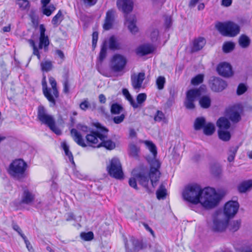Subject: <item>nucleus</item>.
I'll return each instance as SVG.
<instances>
[{"instance_id": "nucleus-1", "label": "nucleus", "mask_w": 252, "mask_h": 252, "mask_svg": "<svg viewBox=\"0 0 252 252\" xmlns=\"http://www.w3.org/2000/svg\"><path fill=\"white\" fill-rule=\"evenodd\" d=\"M184 200L193 204L199 203L205 208L209 209L218 205L221 199L220 196L212 188L206 187L202 189L196 184L186 186L182 193Z\"/></svg>"}, {"instance_id": "nucleus-2", "label": "nucleus", "mask_w": 252, "mask_h": 252, "mask_svg": "<svg viewBox=\"0 0 252 252\" xmlns=\"http://www.w3.org/2000/svg\"><path fill=\"white\" fill-rule=\"evenodd\" d=\"M150 164V169L149 172L148 171L146 172L141 171L135 174L137 182L149 193L152 192L149 188L150 180L153 187L155 188L157 185V182L160 175V172L159 171L160 167L159 161L157 159L152 160Z\"/></svg>"}, {"instance_id": "nucleus-3", "label": "nucleus", "mask_w": 252, "mask_h": 252, "mask_svg": "<svg viewBox=\"0 0 252 252\" xmlns=\"http://www.w3.org/2000/svg\"><path fill=\"white\" fill-rule=\"evenodd\" d=\"M37 117L42 124L47 126L57 135H60L62 134L61 130L56 126L54 118L47 113L43 106L39 105L38 107Z\"/></svg>"}, {"instance_id": "nucleus-4", "label": "nucleus", "mask_w": 252, "mask_h": 252, "mask_svg": "<svg viewBox=\"0 0 252 252\" xmlns=\"http://www.w3.org/2000/svg\"><path fill=\"white\" fill-rule=\"evenodd\" d=\"M215 28L221 35L225 36L235 37L240 32V27L231 21L218 22L215 25Z\"/></svg>"}, {"instance_id": "nucleus-5", "label": "nucleus", "mask_w": 252, "mask_h": 252, "mask_svg": "<svg viewBox=\"0 0 252 252\" xmlns=\"http://www.w3.org/2000/svg\"><path fill=\"white\" fill-rule=\"evenodd\" d=\"M27 166V163L23 159H16L10 164L8 173L13 178L21 180L25 177Z\"/></svg>"}, {"instance_id": "nucleus-6", "label": "nucleus", "mask_w": 252, "mask_h": 252, "mask_svg": "<svg viewBox=\"0 0 252 252\" xmlns=\"http://www.w3.org/2000/svg\"><path fill=\"white\" fill-rule=\"evenodd\" d=\"M227 225L228 219L220 212L216 211L213 216L212 230L215 232H222L225 230Z\"/></svg>"}, {"instance_id": "nucleus-7", "label": "nucleus", "mask_w": 252, "mask_h": 252, "mask_svg": "<svg viewBox=\"0 0 252 252\" xmlns=\"http://www.w3.org/2000/svg\"><path fill=\"white\" fill-rule=\"evenodd\" d=\"M124 242L126 249V252H138L147 247L142 240L136 239L133 236H130L129 240L124 237Z\"/></svg>"}, {"instance_id": "nucleus-8", "label": "nucleus", "mask_w": 252, "mask_h": 252, "mask_svg": "<svg viewBox=\"0 0 252 252\" xmlns=\"http://www.w3.org/2000/svg\"><path fill=\"white\" fill-rule=\"evenodd\" d=\"M49 82L52 87V91L51 89L47 87L43 88V93L46 98L50 102V106L53 107L56 105L55 98H58L59 96V92L57 88V82L55 79L53 77L49 78Z\"/></svg>"}, {"instance_id": "nucleus-9", "label": "nucleus", "mask_w": 252, "mask_h": 252, "mask_svg": "<svg viewBox=\"0 0 252 252\" xmlns=\"http://www.w3.org/2000/svg\"><path fill=\"white\" fill-rule=\"evenodd\" d=\"M107 170L110 176L117 179L123 178L124 173L120 161L118 158H113L107 166Z\"/></svg>"}, {"instance_id": "nucleus-10", "label": "nucleus", "mask_w": 252, "mask_h": 252, "mask_svg": "<svg viewBox=\"0 0 252 252\" xmlns=\"http://www.w3.org/2000/svg\"><path fill=\"white\" fill-rule=\"evenodd\" d=\"M127 63L126 58L120 54L114 55L111 61L110 66L115 72L122 71L125 67Z\"/></svg>"}, {"instance_id": "nucleus-11", "label": "nucleus", "mask_w": 252, "mask_h": 252, "mask_svg": "<svg viewBox=\"0 0 252 252\" xmlns=\"http://www.w3.org/2000/svg\"><path fill=\"white\" fill-rule=\"evenodd\" d=\"M201 88L202 87L198 89H190L187 92L184 105L187 109H193L195 108L194 102L196 98L201 95Z\"/></svg>"}, {"instance_id": "nucleus-12", "label": "nucleus", "mask_w": 252, "mask_h": 252, "mask_svg": "<svg viewBox=\"0 0 252 252\" xmlns=\"http://www.w3.org/2000/svg\"><path fill=\"white\" fill-rule=\"evenodd\" d=\"M239 204L237 201H229L224 206V215L227 219L233 217L237 213Z\"/></svg>"}, {"instance_id": "nucleus-13", "label": "nucleus", "mask_w": 252, "mask_h": 252, "mask_svg": "<svg viewBox=\"0 0 252 252\" xmlns=\"http://www.w3.org/2000/svg\"><path fill=\"white\" fill-rule=\"evenodd\" d=\"M104 132V128L102 130L101 132L98 130L91 131L90 134L86 136V139L89 145L91 144H98L101 139H103V135Z\"/></svg>"}, {"instance_id": "nucleus-14", "label": "nucleus", "mask_w": 252, "mask_h": 252, "mask_svg": "<svg viewBox=\"0 0 252 252\" xmlns=\"http://www.w3.org/2000/svg\"><path fill=\"white\" fill-rule=\"evenodd\" d=\"M212 90L216 92H221L227 86L226 82L219 77H214L210 82Z\"/></svg>"}, {"instance_id": "nucleus-15", "label": "nucleus", "mask_w": 252, "mask_h": 252, "mask_svg": "<svg viewBox=\"0 0 252 252\" xmlns=\"http://www.w3.org/2000/svg\"><path fill=\"white\" fill-rule=\"evenodd\" d=\"M217 70L220 75L225 77H230L233 74L231 65L225 62L220 63Z\"/></svg>"}, {"instance_id": "nucleus-16", "label": "nucleus", "mask_w": 252, "mask_h": 252, "mask_svg": "<svg viewBox=\"0 0 252 252\" xmlns=\"http://www.w3.org/2000/svg\"><path fill=\"white\" fill-rule=\"evenodd\" d=\"M117 5L120 10L126 14L132 11L133 7L132 0H117Z\"/></svg>"}, {"instance_id": "nucleus-17", "label": "nucleus", "mask_w": 252, "mask_h": 252, "mask_svg": "<svg viewBox=\"0 0 252 252\" xmlns=\"http://www.w3.org/2000/svg\"><path fill=\"white\" fill-rule=\"evenodd\" d=\"M145 78V74L144 72H140L137 75L131 76V84L133 89L139 91L142 87L144 80Z\"/></svg>"}, {"instance_id": "nucleus-18", "label": "nucleus", "mask_w": 252, "mask_h": 252, "mask_svg": "<svg viewBox=\"0 0 252 252\" xmlns=\"http://www.w3.org/2000/svg\"><path fill=\"white\" fill-rule=\"evenodd\" d=\"M108 132V130L104 128V132L103 134L104 137L101 139L100 142L95 146L96 147H103L107 150H111L115 148V143L110 139H107L106 133ZM95 147V146H94Z\"/></svg>"}, {"instance_id": "nucleus-19", "label": "nucleus", "mask_w": 252, "mask_h": 252, "mask_svg": "<svg viewBox=\"0 0 252 252\" xmlns=\"http://www.w3.org/2000/svg\"><path fill=\"white\" fill-rule=\"evenodd\" d=\"M115 20V12L113 10H109L106 14L104 23L103 28L105 30L108 31L111 29Z\"/></svg>"}, {"instance_id": "nucleus-20", "label": "nucleus", "mask_w": 252, "mask_h": 252, "mask_svg": "<svg viewBox=\"0 0 252 252\" xmlns=\"http://www.w3.org/2000/svg\"><path fill=\"white\" fill-rule=\"evenodd\" d=\"M155 50L153 45L150 44H145L139 46L136 49V54L140 56H144L153 53Z\"/></svg>"}, {"instance_id": "nucleus-21", "label": "nucleus", "mask_w": 252, "mask_h": 252, "mask_svg": "<svg viewBox=\"0 0 252 252\" xmlns=\"http://www.w3.org/2000/svg\"><path fill=\"white\" fill-rule=\"evenodd\" d=\"M34 198V195L29 189H25L22 194L20 204L30 205L33 201Z\"/></svg>"}, {"instance_id": "nucleus-22", "label": "nucleus", "mask_w": 252, "mask_h": 252, "mask_svg": "<svg viewBox=\"0 0 252 252\" xmlns=\"http://www.w3.org/2000/svg\"><path fill=\"white\" fill-rule=\"evenodd\" d=\"M70 133L73 140L78 145L82 147H87V145L85 144L82 135L76 129L72 128L70 131Z\"/></svg>"}, {"instance_id": "nucleus-23", "label": "nucleus", "mask_w": 252, "mask_h": 252, "mask_svg": "<svg viewBox=\"0 0 252 252\" xmlns=\"http://www.w3.org/2000/svg\"><path fill=\"white\" fill-rule=\"evenodd\" d=\"M140 147L134 144L130 143L128 146V154L131 158L136 159L139 158Z\"/></svg>"}, {"instance_id": "nucleus-24", "label": "nucleus", "mask_w": 252, "mask_h": 252, "mask_svg": "<svg viewBox=\"0 0 252 252\" xmlns=\"http://www.w3.org/2000/svg\"><path fill=\"white\" fill-rule=\"evenodd\" d=\"M206 40L203 37H198L194 39L193 42V45L191 51L192 52H197L204 47L205 45Z\"/></svg>"}, {"instance_id": "nucleus-25", "label": "nucleus", "mask_w": 252, "mask_h": 252, "mask_svg": "<svg viewBox=\"0 0 252 252\" xmlns=\"http://www.w3.org/2000/svg\"><path fill=\"white\" fill-rule=\"evenodd\" d=\"M126 24L129 31L132 33H135L138 31V28L136 26V19L134 16L128 18L127 15L126 16Z\"/></svg>"}, {"instance_id": "nucleus-26", "label": "nucleus", "mask_w": 252, "mask_h": 252, "mask_svg": "<svg viewBox=\"0 0 252 252\" xmlns=\"http://www.w3.org/2000/svg\"><path fill=\"white\" fill-rule=\"evenodd\" d=\"M226 115L233 122L237 123L241 119L239 112L234 110V108H231L226 110Z\"/></svg>"}, {"instance_id": "nucleus-27", "label": "nucleus", "mask_w": 252, "mask_h": 252, "mask_svg": "<svg viewBox=\"0 0 252 252\" xmlns=\"http://www.w3.org/2000/svg\"><path fill=\"white\" fill-rule=\"evenodd\" d=\"M251 40L250 38L245 34L241 35L238 39V43L239 46L244 49L248 48L251 44Z\"/></svg>"}, {"instance_id": "nucleus-28", "label": "nucleus", "mask_w": 252, "mask_h": 252, "mask_svg": "<svg viewBox=\"0 0 252 252\" xmlns=\"http://www.w3.org/2000/svg\"><path fill=\"white\" fill-rule=\"evenodd\" d=\"M238 190L240 193H244L252 188V180L244 181L238 186Z\"/></svg>"}, {"instance_id": "nucleus-29", "label": "nucleus", "mask_w": 252, "mask_h": 252, "mask_svg": "<svg viewBox=\"0 0 252 252\" xmlns=\"http://www.w3.org/2000/svg\"><path fill=\"white\" fill-rule=\"evenodd\" d=\"M217 126L219 129L227 130L230 127L229 120L225 117H220L217 122Z\"/></svg>"}, {"instance_id": "nucleus-30", "label": "nucleus", "mask_w": 252, "mask_h": 252, "mask_svg": "<svg viewBox=\"0 0 252 252\" xmlns=\"http://www.w3.org/2000/svg\"><path fill=\"white\" fill-rule=\"evenodd\" d=\"M49 43V39L47 35L40 36L38 49H42V48H44V51H47L48 50Z\"/></svg>"}, {"instance_id": "nucleus-31", "label": "nucleus", "mask_w": 252, "mask_h": 252, "mask_svg": "<svg viewBox=\"0 0 252 252\" xmlns=\"http://www.w3.org/2000/svg\"><path fill=\"white\" fill-rule=\"evenodd\" d=\"M235 250L238 252H252V243L245 242L241 246H236Z\"/></svg>"}, {"instance_id": "nucleus-32", "label": "nucleus", "mask_w": 252, "mask_h": 252, "mask_svg": "<svg viewBox=\"0 0 252 252\" xmlns=\"http://www.w3.org/2000/svg\"><path fill=\"white\" fill-rule=\"evenodd\" d=\"M228 219V225L227 227L229 229L230 231L233 232L237 231L240 228L241 224L240 220H235L229 221Z\"/></svg>"}, {"instance_id": "nucleus-33", "label": "nucleus", "mask_w": 252, "mask_h": 252, "mask_svg": "<svg viewBox=\"0 0 252 252\" xmlns=\"http://www.w3.org/2000/svg\"><path fill=\"white\" fill-rule=\"evenodd\" d=\"M199 103L202 108L204 109L208 108L210 107L211 104V98L208 95L202 96L199 99Z\"/></svg>"}, {"instance_id": "nucleus-34", "label": "nucleus", "mask_w": 252, "mask_h": 252, "mask_svg": "<svg viewBox=\"0 0 252 252\" xmlns=\"http://www.w3.org/2000/svg\"><path fill=\"white\" fill-rule=\"evenodd\" d=\"M122 93L126 99H127L130 102L131 105L133 108H137L138 107V104L135 102L133 97L127 89H123L122 90Z\"/></svg>"}, {"instance_id": "nucleus-35", "label": "nucleus", "mask_w": 252, "mask_h": 252, "mask_svg": "<svg viewBox=\"0 0 252 252\" xmlns=\"http://www.w3.org/2000/svg\"><path fill=\"white\" fill-rule=\"evenodd\" d=\"M206 124V120L204 117L197 118L194 123V128L196 130L203 128Z\"/></svg>"}, {"instance_id": "nucleus-36", "label": "nucleus", "mask_w": 252, "mask_h": 252, "mask_svg": "<svg viewBox=\"0 0 252 252\" xmlns=\"http://www.w3.org/2000/svg\"><path fill=\"white\" fill-rule=\"evenodd\" d=\"M157 197L158 200L164 199L167 195V190L165 186L161 184L156 192Z\"/></svg>"}, {"instance_id": "nucleus-37", "label": "nucleus", "mask_w": 252, "mask_h": 252, "mask_svg": "<svg viewBox=\"0 0 252 252\" xmlns=\"http://www.w3.org/2000/svg\"><path fill=\"white\" fill-rule=\"evenodd\" d=\"M124 111L123 107L118 103H113L111 105L110 112L112 114L118 115Z\"/></svg>"}, {"instance_id": "nucleus-38", "label": "nucleus", "mask_w": 252, "mask_h": 252, "mask_svg": "<svg viewBox=\"0 0 252 252\" xmlns=\"http://www.w3.org/2000/svg\"><path fill=\"white\" fill-rule=\"evenodd\" d=\"M63 19V16L61 10H60L58 13L54 16L52 20V24L54 25V27H57L62 21Z\"/></svg>"}, {"instance_id": "nucleus-39", "label": "nucleus", "mask_w": 252, "mask_h": 252, "mask_svg": "<svg viewBox=\"0 0 252 252\" xmlns=\"http://www.w3.org/2000/svg\"><path fill=\"white\" fill-rule=\"evenodd\" d=\"M215 130V125L211 123H209L207 124H205L203 128L204 133L206 135H212Z\"/></svg>"}, {"instance_id": "nucleus-40", "label": "nucleus", "mask_w": 252, "mask_h": 252, "mask_svg": "<svg viewBox=\"0 0 252 252\" xmlns=\"http://www.w3.org/2000/svg\"><path fill=\"white\" fill-rule=\"evenodd\" d=\"M218 135L220 139L224 141H228L231 137L230 133L227 130L219 129Z\"/></svg>"}, {"instance_id": "nucleus-41", "label": "nucleus", "mask_w": 252, "mask_h": 252, "mask_svg": "<svg viewBox=\"0 0 252 252\" xmlns=\"http://www.w3.org/2000/svg\"><path fill=\"white\" fill-rule=\"evenodd\" d=\"M145 144L153 155L154 159L153 160L156 159L155 158L157 155V150L156 145L150 141H146Z\"/></svg>"}, {"instance_id": "nucleus-42", "label": "nucleus", "mask_w": 252, "mask_h": 252, "mask_svg": "<svg viewBox=\"0 0 252 252\" xmlns=\"http://www.w3.org/2000/svg\"><path fill=\"white\" fill-rule=\"evenodd\" d=\"M235 46V44L233 42H225L223 43L222 46L223 51L225 53H230L234 50Z\"/></svg>"}, {"instance_id": "nucleus-43", "label": "nucleus", "mask_w": 252, "mask_h": 252, "mask_svg": "<svg viewBox=\"0 0 252 252\" xmlns=\"http://www.w3.org/2000/svg\"><path fill=\"white\" fill-rule=\"evenodd\" d=\"M169 94L170 97L168 100L167 102V105L168 106H170L172 105L175 97L177 96V91L175 89L174 87H171L169 89Z\"/></svg>"}, {"instance_id": "nucleus-44", "label": "nucleus", "mask_w": 252, "mask_h": 252, "mask_svg": "<svg viewBox=\"0 0 252 252\" xmlns=\"http://www.w3.org/2000/svg\"><path fill=\"white\" fill-rule=\"evenodd\" d=\"M55 9L56 7L53 4H50L48 6H42V13L47 16H50Z\"/></svg>"}, {"instance_id": "nucleus-45", "label": "nucleus", "mask_w": 252, "mask_h": 252, "mask_svg": "<svg viewBox=\"0 0 252 252\" xmlns=\"http://www.w3.org/2000/svg\"><path fill=\"white\" fill-rule=\"evenodd\" d=\"M238 149V147L237 146L232 147L230 148L227 158L229 162H232L234 160Z\"/></svg>"}, {"instance_id": "nucleus-46", "label": "nucleus", "mask_w": 252, "mask_h": 252, "mask_svg": "<svg viewBox=\"0 0 252 252\" xmlns=\"http://www.w3.org/2000/svg\"><path fill=\"white\" fill-rule=\"evenodd\" d=\"M204 79V75L203 74H198L193 77L191 80V83L193 85H198L203 82Z\"/></svg>"}, {"instance_id": "nucleus-47", "label": "nucleus", "mask_w": 252, "mask_h": 252, "mask_svg": "<svg viewBox=\"0 0 252 252\" xmlns=\"http://www.w3.org/2000/svg\"><path fill=\"white\" fill-rule=\"evenodd\" d=\"M41 69L43 71L48 72L51 70L52 68V63L51 61L43 62L40 64Z\"/></svg>"}, {"instance_id": "nucleus-48", "label": "nucleus", "mask_w": 252, "mask_h": 252, "mask_svg": "<svg viewBox=\"0 0 252 252\" xmlns=\"http://www.w3.org/2000/svg\"><path fill=\"white\" fill-rule=\"evenodd\" d=\"M16 3L22 10L26 9L30 7V3L28 0H17Z\"/></svg>"}, {"instance_id": "nucleus-49", "label": "nucleus", "mask_w": 252, "mask_h": 252, "mask_svg": "<svg viewBox=\"0 0 252 252\" xmlns=\"http://www.w3.org/2000/svg\"><path fill=\"white\" fill-rule=\"evenodd\" d=\"M165 83V79L163 76H159L156 80V85L158 90H162Z\"/></svg>"}, {"instance_id": "nucleus-50", "label": "nucleus", "mask_w": 252, "mask_h": 252, "mask_svg": "<svg viewBox=\"0 0 252 252\" xmlns=\"http://www.w3.org/2000/svg\"><path fill=\"white\" fill-rule=\"evenodd\" d=\"M81 238L85 241H90L94 238V233L92 231L88 232H82L80 234Z\"/></svg>"}, {"instance_id": "nucleus-51", "label": "nucleus", "mask_w": 252, "mask_h": 252, "mask_svg": "<svg viewBox=\"0 0 252 252\" xmlns=\"http://www.w3.org/2000/svg\"><path fill=\"white\" fill-rule=\"evenodd\" d=\"M165 119L164 114L160 110H158L154 116V120L156 122H161Z\"/></svg>"}, {"instance_id": "nucleus-52", "label": "nucleus", "mask_w": 252, "mask_h": 252, "mask_svg": "<svg viewBox=\"0 0 252 252\" xmlns=\"http://www.w3.org/2000/svg\"><path fill=\"white\" fill-rule=\"evenodd\" d=\"M107 53V46L103 44L101 48L100 52L99 53V60L100 62L103 61L105 58Z\"/></svg>"}, {"instance_id": "nucleus-53", "label": "nucleus", "mask_w": 252, "mask_h": 252, "mask_svg": "<svg viewBox=\"0 0 252 252\" xmlns=\"http://www.w3.org/2000/svg\"><path fill=\"white\" fill-rule=\"evenodd\" d=\"M109 48L112 50H115L118 49V44L114 37L112 36L109 39Z\"/></svg>"}, {"instance_id": "nucleus-54", "label": "nucleus", "mask_w": 252, "mask_h": 252, "mask_svg": "<svg viewBox=\"0 0 252 252\" xmlns=\"http://www.w3.org/2000/svg\"><path fill=\"white\" fill-rule=\"evenodd\" d=\"M80 108L81 110L86 111L87 109H89L90 103L88 101V98L85 99L80 104Z\"/></svg>"}, {"instance_id": "nucleus-55", "label": "nucleus", "mask_w": 252, "mask_h": 252, "mask_svg": "<svg viewBox=\"0 0 252 252\" xmlns=\"http://www.w3.org/2000/svg\"><path fill=\"white\" fill-rule=\"evenodd\" d=\"M125 117L126 115L122 113L120 116L114 117L113 118V121L115 124H119L124 121Z\"/></svg>"}, {"instance_id": "nucleus-56", "label": "nucleus", "mask_w": 252, "mask_h": 252, "mask_svg": "<svg viewBox=\"0 0 252 252\" xmlns=\"http://www.w3.org/2000/svg\"><path fill=\"white\" fill-rule=\"evenodd\" d=\"M247 88L246 86L243 83L239 85L237 90V94L238 95H241L246 92Z\"/></svg>"}, {"instance_id": "nucleus-57", "label": "nucleus", "mask_w": 252, "mask_h": 252, "mask_svg": "<svg viewBox=\"0 0 252 252\" xmlns=\"http://www.w3.org/2000/svg\"><path fill=\"white\" fill-rule=\"evenodd\" d=\"M147 95L145 93H141L137 96L136 100L138 104L143 103L146 99Z\"/></svg>"}, {"instance_id": "nucleus-58", "label": "nucleus", "mask_w": 252, "mask_h": 252, "mask_svg": "<svg viewBox=\"0 0 252 252\" xmlns=\"http://www.w3.org/2000/svg\"><path fill=\"white\" fill-rule=\"evenodd\" d=\"M98 34L97 32H94L93 33V34H92V46H93V48H95L96 46L97 41L98 40Z\"/></svg>"}, {"instance_id": "nucleus-59", "label": "nucleus", "mask_w": 252, "mask_h": 252, "mask_svg": "<svg viewBox=\"0 0 252 252\" xmlns=\"http://www.w3.org/2000/svg\"><path fill=\"white\" fill-rule=\"evenodd\" d=\"M137 180L135 177L134 178H131L129 179L128 184L129 186L134 188L135 189H138V187L137 185Z\"/></svg>"}, {"instance_id": "nucleus-60", "label": "nucleus", "mask_w": 252, "mask_h": 252, "mask_svg": "<svg viewBox=\"0 0 252 252\" xmlns=\"http://www.w3.org/2000/svg\"><path fill=\"white\" fill-rule=\"evenodd\" d=\"M30 18L33 25L35 27L37 26L39 23L38 17L34 14H31L30 15Z\"/></svg>"}, {"instance_id": "nucleus-61", "label": "nucleus", "mask_w": 252, "mask_h": 252, "mask_svg": "<svg viewBox=\"0 0 252 252\" xmlns=\"http://www.w3.org/2000/svg\"><path fill=\"white\" fill-rule=\"evenodd\" d=\"M12 227L13 229L17 231L18 234L22 237V236H26L23 233L21 229L20 228V227L18 226V224H17L14 222H12Z\"/></svg>"}, {"instance_id": "nucleus-62", "label": "nucleus", "mask_w": 252, "mask_h": 252, "mask_svg": "<svg viewBox=\"0 0 252 252\" xmlns=\"http://www.w3.org/2000/svg\"><path fill=\"white\" fill-rule=\"evenodd\" d=\"M63 92L65 94H67L69 93V82L67 77H66L65 80L63 82Z\"/></svg>"}, {"instance_id": "nucleus-63", "label": "nucleus", "mask_w": 252, "mask_h": 252, "mask_svg": "<svg viewBox=\"0 0 252 252\" xmlns=\"http://www.w3.org/2000/svg\"><path fill=\"white\" fill-rule=\"evenodd\" d=\"M158 30L155 29L153 31V32L151 33V39L153 41H156L158 39Z\"/></svg>"}, {"instance_id": "nucleus-64", "label": "nucleus", "mask_w": 252, "mask_h": 252, "mask_svg": "<svg viewBox=\"0 0 252 252\" xmlns=\"http://www.w3.org/2000/svg\"><path fill=\"white\" fill-rule=\"evenodd\" d=\"M165 26L166 29H168L172 25V19L170 16H166L165 18Z\"/></svg>"}]
</instances>
